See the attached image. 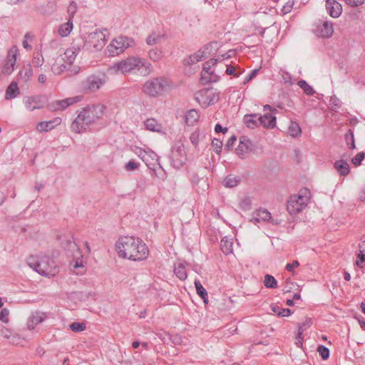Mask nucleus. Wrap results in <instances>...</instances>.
<instances>
[{
  "instance_id": "obj_38",
  "label": "nucleus",
  "mask_w": 365,
  "mask_h": 365,
  "mask_svg": "<svg viewBox=\"0 0 365 365\" xmlns=\"http://www.w3.org/2000/svg\"><path fill=\"white\" fill-rule=\"evenodd\" d=\"M271 310L280 317H288L291 314V311L287 308H280L276 304L271 305Z\"/></svg>"
},
{
  "instance_id": "obj_60",
  "label": "nucleus",
  "mask_w": 365,
  "mask_h": 365,
  "mask_svg": "<svg viewBox=\"0 0 365 365\" xmlns=\"http://www.w3.org/2000/svg\"><path fill=\"white\" fill-rule=\"evenodd\" d=\"M212 145L214 147L216 153H220L222 147V142L218 139H214L212 141Z\"/></svg>"
},
{
  "instance_id": "obj_61",
  "label": "nucleus",
  "mask_w": 365,
  "mask_h": 365,
  "mask_svg": "<svg viewBox=\"0 0 365 365\" xmlns=\"http://www.w3.org/2000/svg\"><path fill=\"white\" fill-rule=\"evenodd\" d=\"M356 265L360 267L363 268L365 264V255L364 254H358V259L356 262Z\"/></svg>"
},
{
  "instance_id": "obj_2",
  "label": "nucleus",
  "mask_w": 365,
  "mask_h": 365,
  "mask_svg": "<svg viewBox=\"0 0 365 365\" xmlns=\"http://www.w3.org/2000/svg\"><path fill=\"white\" fill-rule=\"evenodd\" d=\"M105 107L103 105L88 106L83 108L78 114L71 125L72 132L81 133L88 127L95 123L104 115Z\"/></svg>"
},
{
  "instance_id": "obj_54",
  "label": "nucleus",
  "mask_w": 365,
  "mask_h": 365,
  "mask_svg": "<svg viewBox=\"0 0 365 365\" xmlns=\"http://www.w3.org/2000/svg\"><path fill=\"white\" fill-rule=\"evenodd\" d=\"M77 11V6L75 2H71L68 7V13L69 14V19H72Z\"/></svg>"
},
{
  "instance_id": "obj_49",
  "label": "nucleus",
  "mask_w": 365,
  "mask_h": 365,
  "mask_svg": "<svg viewBox=\"0 0 365 365\" xmlns=\"http://www.w3.org/2000/svg\"><path fill=\"white\" fill-rule=\"evenodd\" d=\"M252 200L250 197H244L240 203V207L243 210H248L251 208Z\"/></svg>"
},
{
  "instance_id": "obj_24",
  "label": "nucleus",
  "mask_w": 365,
  "mask_h": 365,
  "mask_svg": "<svg viewBox=\"0 0 365 365\" xmlns=\"http://www.w3.org/2000/svg\"><path fill=\"white\" fill-rule=\"evenodd\" d=\"M243 122L247 128L254 129L259 125V115L246 114L244 115Z\"/></svg>"
},
{
  "instance_id": "obj_40",
  "label": "nucleus",
  "mask_w": 365,
  "mask_h": 365,
  "mask_svg": "<svg viewBox=\"0 0 365 365\" xmlns=\"http://www.w3.org/2000/svg\"><path fill=\"white\" fill-rule=\"evenodd\" d=\"M345 141L347 145V146L353 150L356 148L355 143H354V133L353 131L349 129L344 135Z\"/></svg>"
},
{
  "instance_id": "obj_35",
  "label": "nucleus",
  "mask_w": 365,
  "mask_h": 365,
  "mask_svg": "<svg viewBox=\"0 0 365 365\" xmlns=\"http://www.w3.org/2000/svg\"><path fill=\"white\" fill-rule=\"evenodd\" d=\"M44 63V58L41 52H35L33 54V57L31 62V67L33 66L34 68H41Z\"/></svg>"
},
{
  "instance_id": "obj_14",
  "label": "nucleus",
  "mask_w": 365,
  "mask_h": 365,
  "mask_svg": "<svg viewBox=\"0 0 365 365\" xmlns=\"http://www.w3.org/2000/svg\"><path fill=\"white\" fill-rule=\"evenodd\" d=\"M61 123L62 119L60 117H56L48 121H40L36 124V130L40 133H47L55 129Z\"/></svg>"
},
{
  "instance_id": "obj_23",
  "label": "nucleus",
  "mask_w": 365,
  "mask_h": 365,
  "mask_svg": "<svg viewBox=\"0 0 365 365\" xmlns=\"http://www.w3.org/2000/svg\"><path fill=\"white\" fill-rule=\"evenodd\" d=\"M259 125L265 128L272 129L276 125V117L270 113H264L263 115H259Z\"/></svg>"
},
{
  "instance_id": "obj_56",
  "label": "nucleus",
  "mask_w": 365,
  "mask_h": 365,
  "mask_svg": "<svg viewBox=\"0 0 365 365\" xmlns=\"http://www.w3.org/2000/svg\"><path fill=\"white\" fill-rule=\"evenodd\" d=\"M200 133L198 130L192 132L190 136V140L194 145H197L199 142Z\"/></svg>"
},
{
  "instance_id": "obj_42",
  "label": "nucleus",
  "mask_w": 365,
  "mask_h": 365,
  "mask_svg": "<svg viewBox=\"0 0 365 365\" xmlns=\"http://www.w3.org/2000/svg\"><path fill=\"white\" fill-rule=\"evenodd\" d=\"M148 56L150 59H151L153 61H160L163 57V52L161 50L155 48H152L148 52Z\"/></svg>"
},
{
  "instance_id": "obj_36",
  "label": "nucleus",
  "mask_w": 365,
  "mask_h": 365,
  "mask_svg": "<svg viewBox=\"0 0 365 365\" xmlns=\"http://www.w3.org/2000/svg\"><path fill=\"white\" fill-rule=\"evenodd\" d=\"M288 133L292 137H298L302 134L299 125L294 121H291L288 127Z\"/></svg>"
},
{
  "instance_id": "obj_41",
  "label": "nucleus",
  "mask_w": 365,
  "mask_h": 365,
  "mask_svg": "<svg viewBox=\"0 0 365 365\" xmlns=\"http://www.w3.org/2000/svg\"><path fill=\"white\" fill-rule=\"evenodd\" d=\"M298 86L303 89L304 92L309 96H312L315 91L313 88L309 86L306 81L300 80L297 83Z\"/></svg>"
},
{
  "instance_id": "obj_18",
  "label": "nucleus",
  "mask_w": 365,
  "mask_h": 365,
  "mask_svg": "<svg viewBox=\"0 0 365 365\" xmlns=\"http://www.w3.org/2000/svg\"><path fill=\"white\" fill-rule=\"evenodd\" d=\"M51 69L55 75H60L70 68L66 63L63 54H61L54 59V62L51 66Z\"/></svg>"
},
{
  "instance_id": "obj_15",
  "label": "nucleus",
  "mask_w": 365,
  "mask_h": 365,
  "mask_svg": "<svg viewBox=\"0 0 365 365\" xmlns=\"http://www.w3.org/2000/svg\"><path fill=\"white\" fill-rule=\"evenodd\" d=\"M316 33L319 36L323 38L331 37L334 33L332 22L328 20L319 21L317 26Z\"/></svg>"
},
{
  "instance_id": "obj_16",
  "label": "nucleus",
  "mask_w": 365,
  "mask_h": 365,
  "mask_svg": "<svg viewBox=\"0 0 365 365\" xmlns=\"http://www.w3.org/2000/svg\"><path fill=\"white\" fill-rule=\"evenodd\" d=\"M105 83V81L98 76H89L83 83V89L93 92L99 89Z\"/></svg>"
},
{
  "instance_id": "obj_33",
  "label": "nucleus",
  "mask_w": 365,
  "mask_h": 365,
  "mask_svg": "<svg viewBox=\"0 0 365 365\" xmlns=\"http://www.w3.org/2000/svg\"><path fill=\"white\" fill-rule=\"evenodd\" d=\"M73 29V21L72 19H68V21L63 24L60 26L58 29V34L62 37L68 36L71 31Z\"/></svg>"
},
{
  "instance_id": "obj_31",
  "label": "nucleus",
  "mask_w": 365,
  "mask_h": 365,
  "mask_svg": "<svg viewBox=\"0 0 365 365\" xmlns=\"http://www.w3.org/2000/svg\"><path fill=\"white\" fill-rule=\"evenodd\" d=\"M232 246L233 243L232 240L227 237H223L220 241V248L225 255H229L232 252Z\"/></svg>"
},
{
  "instance_id": "obj_28",
  "label": "nucleus",
  "mask_w": 365,
  "mask_h": 365,
  "mask_svg": "<svg viewBox=\"0 0 365 365\" xmlns=\"http://www.w3.org/2000/svg\"><path fill=\"white\" fill-rule=\"evenodd\" d=\"M20 91L17 83L12 81L6 88L5 98L6 100L13 99L17 97Z\"/></svg>"
},
{
  "instance_id": "obj_39",
  "label": "nucleus",
  "mask_w": 365,
  "mask_h": 365,
  "mask_svg": "<svg viewBox=\"0 0 365 365\" xmlns=\"http://www.w3.org/2000/svg\"><path fill=\"white\" fill-rule=\"evenodd\" d=\"M162 37L163 36L159 34L152 33L147 37L145 41L148 45L153 46L158 43L161 41Z\"/></svg>"
},
{
  "instance_id": "obj_27",
  "label": "nucleus",
  "mask_w": 365,
  "mask_h": 365,
  "mask_svg": "<svg viewBox=\"0 0 365 365\" xmlns=\"http://www.w3.org/2000/svg\"><path fill=\"white\" fill-rule=\"evenodd\" d=\"M200 118V113L196 109H190L185 114V122L187 125H194Z\"/></svg>"
},
{
  "instance_id": "obj_45",
  "label": "nucleus",
  "mask_w": 365,
  "mask_h": 365,
  "mask_svg": "<svg viewBox=\"0 0 365 365\" xmlns=\"http://www.w3.org/2000/svg\"><path fill=\"white\" fill-rule=\"evenodd\" d=\"M69 327L71 330H72L74 332H80L83 331L86 329V324L83 322H73L69 325Z\"/></svg>"
},
{
  "instance_id": "obj_53",
  "label": "nucleus",
  "mask_w": 365,
  "mask_h": 365,
  "mask_svg": "<svg viewBox=\"0 0 365 365\" xmlns=\"http://www.w3.org/2000/svg\"><path fill=\"white\" fill-rule=\"evenodd\" d=\"M9 311L8 309H2L0 312V321H2L4 323L9 322Z\"/></svg>"
},
{
  "instance_id": "obj_46",
  "label": "nucleus",
  "mask_w": 365,
  "mask_h": 365,
  "mask_svg": "<svg viewBox=\"0 0 365 365\" xmlns=\"http://www.w3.org/2000/svg\"><path fill=\"white\" fill-rule=\"evenodd\" d=\"M219 58H211L207 61L202 67V71H213L212 67L214 66L217 62Z\"/></svg>"
},
{
  "instance_id": "obj_43",
  "label": "nucleus",
  "mask_w": 365,
  "mask_h": 365,
  "mask_svg": "<svg viewBox=\"0 0 365 365\" xmlns=\"http://www.w3.org/2000/svg\"><path fill=\"white\" fill-rule=\"evenodd\" d=\"M264 284L267 288L274 289L277 287V282L273 276L266 274L264 276Z\"/></svg>"
},
{
  "instance_id": "obj_34",
  "label": "nucleus",
  "mask_w": 365,
  "mask_h": 365,
  "mask_svg": "<svg viewBox=\"0 0 365 365\" xmlns=\"http://www.w3.org/2000/svg\"><path fill=\"white\" fill-rule=\"evenodd\" d=\"M174 272L180 280H185L187 278L185 267L182 262H178L175 264Z\"/></svg>"
},
{
  "instance_id": "obj_21",
  "label": "nucleus",
  "mask_w": 365,
  "mask_h": 365,
  "mask_svg": "<svg viewBox=\"0 0 365 365\" xmlns=\"http://www.w3.org/2000/svg\"><path fill=\"white\" fill-rule=\"evenodd\" d=\"M271 220V213L266 209H259L252 214L250 222L257 224L261 222H267Z\"/></svg>"
},
{
  "instance_id": "obj_63",
  "label": "nucleus",
  "mask_w": 365,
  "mask_h": 365,
  "mask_svg": "<svg viewBox=\"0 0 365 365\" xmlns=\"http://www.w3.org/2000/svg\"><path fill=\"white\" fill-rule=\"evenodd\" d=\"M294 4V0H288L286 4L284 6L283 11L285 13L290 12Z\"/></svg>"
},
{
  "instance_id": "obj_58",
  "label": "nucleus",
  "mask_w": 365,
  "mask_h": 365,
  "mask_svg": "<svg viewBox=\"0 0 365 365\" xmlns=\"http://www.w3.org/2000/svg\"><path fill=\"white\" fill-rule=\"evenodd\" d=\"M30 39H31L30 34L29 33H26L24 35V40L22 42V46L25 49H26L28 51H30L32 48V46L30 44H29V42H28L29 40H30Z\"/></svg>"
},
{
  "instance_id": "obj_32",
  "label": "nucleus",
  "mask_w": 365,
  "mask_h": 365,
  "mask_svg": "<svg viewBox=\"0 0 365 365\" xmlns=\"http://www.w3.org/2000/svg\"><path fill=\"white\" fill-rule=\"evenodd\" d=\"M240 182V178L234 175H228L222 181V185L226 187H234L237 186Z\"/></svg>"
},
{
  "instance_id": "obj_8",
  "label": "nucleus",
  "mask_w": 365,
  "mask_h": 365,
  "mask_svg": "<svg viewBox=\"0 0 365 365\" xmlns=\"http://www.w3.org/2000/svg\"><path fill=\"white\" fill-rule=\"evenodd\" d=\"M195 101L202 108H207L218 102L220 92L214 88H203L195 94Z\"/></svg>"
},
{
  "instance_id": "obj_13",
  "label": "nucleus",
  "mask_w": 365,
  "mask_h": 365,
  "mask_svg": "<svg viewBox=\"0 0 365 365\" xmlns=\"http://www.w3.org/2000/svg\"><path fill=\"white\" fill-rule=\"evenodd\" d=\"M252 150V143L246 136L240 138L239 144L235 150L236 154L241 159H245Z\"/></svg>"
},
{
  "instance_id": "obj_1",
  "label": "nucleus",
  "mask_w": 365,
  "mask_h": 365,
  "mask_svg": "<svg viewBox=\"0 0 365 365\" xmlns=\"http://www.w3.org/2000/svg\"><path fill=\"white\" fill-rule=\"evenodd\" d=\"M118 255L122 258L130 260H143L149 255L147 245L138 237L123 236L115 244Z\"/></svg>"
},
{
  "instance_id": "obj_37",
  "label": "nucleus",
  "mask_w": 365,
  "mask_h": 365,
  "mask_svg": "<svg viewBox=\"0 0 365 365\" xmlns=\"http://www.w3.org/2000/svg\"><path fill=\"white\" fill-rule=\"evenodd\" d=\"M19 54V48L16 46H13L9 51L6 60L11 64H16L17 56Z\"/></svg>"
},
{
  "instance_id": "obj_52",
  "label": "nucleus",
  "mask_w": 365,
  "mask_h": 365,
  "mask_svg": "<svg viewBox=\"0 0 365 365\" xmlns=\"http://www.w3.org/2000/svg\"><path fill=\"white\" fill-rule=\"evenodd\" d=\"M281 76L284 83L293 85L295 83V80L292 78L288 72L282 71Z\"/></svg>"
},
{
  "instance_id": "obj_64",
  "label": "nucleus",
  "mask_w": 365,
  "mask_h": 365,
  "mask_svg": "<svg viewBox=\"0 0 365 365\" xmlns=\"http://www.w3.org/2000/svg\"><path fill=\"white\" fill-rule=\"evenodd\" d=\"M236 140H237L236 137L235 135H232L227 140V142L225 143V148H227L228 150H230Z\"/></svg>"
},
{
  "instance_id": "obj_9",
  "label": "nucleus",
  "mask_w": 365,
  "mask_h": 365,
  "mask_svg": "<svg viewBox=\"0 0 365 365\" xmlns=\"http://www.w3.org/2000/svg\"><path fill=\"white\" fill-rule=\"evenodd\" d=\"M217 43L212 42L205 45L195 53L190 55L184 59V64L191 66L205 60L217 50Z\"/></svg>"
},
{
  "instance_id": "obj_50",
  "label": "nucleus",
  "mask_w": 365,
  "mask_h": 365,
  "mask_svg": "<svg viewBox=\"0 0 365 365\" xmlns=\"http://www.w3.org/2000/svg\"><path fill=\"white\" fill-rule=\"evenodd\" d=\"M14 66L15 64H11V63H9L7 60H6V62L2 68L3 73L6 75H10L14 71Z\"/></svg>"
},
{
  "instance_id": "obj_44",
  "label": "nucleus",
  "mask_w": 365,
  "mask_h": 365,
  "mask_svg": "<svg viewBox=\"0 0 365 365\" xmlns=\"http://www.w3.org/2000/svg\"><path fill=\"white\" fill-rule=\"evenodd\" d=\"M24 104L27 110H34L38 108L36 102L33 97H26L24 99Z\"/></svg>"
},
{
  "instance_id": "obj_6",
  "label": "nucleus",
  "mask_w": 365,
  "mask_h": 365,
  "mask_svg": "<svg viewBox=\"0 0 365 365\" xmlns=\"http://www.w3.org/2000/svg\"><path fill=\"white\" fill-rule=\"evenodd\" d=\"M130 150L145 163L149 169L156 171L157 165L159 166L160 168H162V166L159 163V157L150 148H142L138 146H132Z\"/></svg>"
},
{
  "instance_id": "obj_7",
  "label": "nucleus",
  "mask_w": 365,
  "mask_h": 365,
  "mask_svg": "<svg viewBox=\"0 0 365 365\" xmlns=\"http://www.w3.org/2000/svg\"><path fill=\"white\" fill-rule=\"evenodd\" d=\"M134 40L127 36H118L113 39L107 46L106 53L108 56H115L123 53L128 48L133 46Z\"/></svg>"
},
{
  "instance_id": "obj_10",
  "label": "nucleus",
  "mask_w": 365,
  "mask_h": 365,
  "mask_svg": "<svg viewBox=\"0 0 365 365\" xmlns=\"http://www.w3.org/2000/svg\"><path fill=\"white\" fill-rule=\"evenodd\" d=\"M167 86V81L163 78H155L146 81L142 86V91L151 97L160 95Z\"/></svg>"
},
{
  "instance_id": "obj_55",
  "label": "nucleus",
  "mask_w": 365,
  "mask_h": 365,
  "mask_svg": "<svg viewBox=\"0 0 365 365\" xmlns=\"http://www.w3.org/2000/svg\"><path fill=\"white\" fill-rule=\"evenodd\" d=\"M329 104L331 105V106L332 108H339L341 106V102L336 96H332V97H331V98L329 100Z\"/></svg>"
},
{
  "instance_id": "obj_20",
  "label": "nucleus",
  "mask_w": 365,
  "mask_h": 365,
  "mask_svg": "<svg viewBox=\"0 0 365 365\" xmlns=\"http://www.w3.org/2000/svg\"><path fill=\"white\" fill-rule=\"evenodd\" d=\"M46 319V314L41 312H33L27 320V327L30 330H33L35 327L43 322Z\"/></svg>"
},
{
  "instance_id": "obj_12",
  "label": "nucleus",
  "mask_w": 365,
  "mask_h": 365,
  "mask_svg": "<svg viewBox=\"0 0 365 365\" xmlns=\"http://www.w3.org/2000/svg\"><path fill=\"white\" fill-rule=\"evenodd\" d=\"M170 159L172 165L177 169L180 168L185 164L187 157L185 148L182 144L173 147Z\"/></svg>"
},
{
  "instance_id": "obj_29",
  "label": "nucleus",
  "mask_w": 365,
  "mask_h": 365,
  "mask_svg": "<svg viewBox=\"0 0 365 365\" xmlns=\"http://www.w3.org/2000/svg\"><path fill=\"white\" fill-rule=\"evenodd\" d=\"M144 125L147 130L152 132L160 133L163 129L161 123H158L155 118H148L144 122Z\"/></svg>"
},
{
  "instance_id": "obj_25",
  "label": "nucleus",
  "mask_w": 365,
  "mask_h": 365,
  "mask_svg": "<svg viewBox=\"0 0 365 365\" xmlns=\"http://www.w3.org/2000/svg\"><path fill=\"white\" fill-rule=\"evenodd\" d=\"M334 168L343 176L347 175L350 172L349 165L346 160L341 159L336 160L334 163Z\"/></svg>"
},
{
  "instance_id": "obj_4",
  "label": "nucleus",
  "mask_w": 365,
  "mask_h": 365,
  "mask_svg": "<svg viewBox=\"0 0 365 365\" xmlns=\"http://www.w3.org/2000/svg\"><path fill=\"white\" fill-rule=\"evenodd\" d=\"M26 262L31 268L42 276L53 277L59 272L53 259L48 256H30Z\"/></svg>"
},
{
  "instance_id": "obj_48",
  "label": "nucleus",
  "mask_w": 365,
  "mask_h": 365,
  "mask_svg": "<svg viewBox=\"0 0 365 365\" xmlns=\"http://www.w3.org/2000/svg\"><path fill=\"white\" fill-rule=\"evenodd\" d=\"M195 286L197 294L200 297H205V296L207 295V292L206 289L203 287V286L199 281H197V280L195 281Z\"/></svg>"
},
{
  "instance_id": "obj_62",
  "label": "nucleus",
  "mask_w": 365,
  "mask_h": 365,
  "mask_svg": "<svg viewBox=\"0 0 365 365\" xmlns=\"http://www.w3.org/2000/svg\"><path fill=\"white\" fill-rule=\"evenodd\" d=\"M299 265V263L297 260H294L292 263H288L286 265L285 269L289 272H292L294 269L298 267Z\"/></svg>"
},
{
  "instance_id": "obj_47",
  "label": "nucleus",
  "mask_w": 365,
  "mask_h": 365,
  "mask_svg": "<svg viewBox=\"0 0 365 365\" xmlns=\"http://www.w3.org/2000/svg\"><path fill=\"white\" fill-rule=\"evenodd\" d=\"M317 351L323 360H326L329 357V349L323 345L318 346Z\"/></svg>"
},
{
  "instance_id": "obj_26",
  "label": "nucleus",
  "mask_w": 365,
  "mask_h": 365,
  "mask_svg": "<svg viewBox=\"0 0 365 365\" xmlns=\"http://www.w3.org/2000/svg\"><path fill=\"white\" fill-rule=\"evenodd\" d=\"M19 80L24 83H27L33 76V71L31 65L24 66L19 72Z\"/></svg>"
},
{
  "instance_id": "obj_17",
  "label": "nucleus",
  "mask_w": 365,
  "mask_h": 365,
  "mask_svg": "<svg viewBox=\"0 0 365 365\" xmlns=\"http://www.w3.org/2000/svg\"><path fill=\"white\" fill-rule=\"evenodd\" d=\"M82 96H77L74 97L67 98L63 100H58L52 103V107L54 110H63L68 106L80 102Z\"/></svg>"
},
{
  "instance_id": "obj_3",
  "label": "nucleus",
  "mask_w": 365,
  "mask_h": 365,
  "mask_svg": "<svg viewBox=\"0 0 365 365\" xmlns=\"http://www.w3.org/2000/svg\"><path fill=\"white\" fill-rule=\"evenodd\" d=\"M109 70L115 74L140 72L141 74L147 75L151 71V64L144 58L132 56L114 63Z\"/></svg>"
},
{
  "instance_id": "obj_22",
  "label": "nucleus",
  "mask_w": 365,
  "mask_h": 365,
  "mask_svg": "<svg viewBox=\"0 0 365 365\" xmlns=\"http://www.w3.org/2000/svg\"><path fill=\"white\" fill-rule=\"evenodd\" d=\"M326 9L328 14L333 18L339 17L342 11L341 5L335 0H327Z\"/></svg>"
},
{
  "instance_id": "obj_57",
  "label": "nucleus",
  "mask_w": 365,
  "mask_h": 365,
  "mask_svg": "<svg viewBox=\"0 0 365 365\" xmlns=\"http://www.w3.org/2000/svg\"><path fill=\"white\" fill-rule=\"evenodd\" d=\"M312 323V319L310 318L306 319L305 322L299 327V334H302V331L306 329L307 327H309Z\"/></svg>"
},
{
  "instance_id": "obj_59",
  "label": "nucleus",
  "mask_w": 365,
  "mask_h": 365,
  "mask_svg": "<svg viewBox=\"0 0 365 365\" xmlns=\"http://www.w3.org/2000/svg\"><path fill=\"white\" fill-rule=\"evenodd\" d=\"M125 168L128 171L135 170L138 168V164L133 160H130L125 164Z\"/></svg>"
},
{
  "instance_id": "obj_51",
  "label": "nucleus",
  "mask_w": 365,
  "mask_h": 365,
  "mask_svg": "<svg viewBox=\"0 0 365 365\" xmlns=\"http://www.w3.org/2000/svg\"><path fill=\"white\" fill-rule=\"evenodd\" d=\"M365 158V153L364 152H360L355 157H354L352 159H351V163L355 165V166H359L361 165V161L364 159Z\"/></svg>"
},
{
  "instance_id": "obj_30",
  "label": "nucleus",
  "mask_w": 365,
  "mask_h": 365,
  "mask_svg": "<svg viewBox=\"0 0 365 365\" xmlns=\"http://www.w3.org/2000/svg\"><path fill=\"white\" fill-rule=\"evenodd\" d=\"M219 77L214 73V71H202L200 81L202 83L207 84L212 82L217 81Z\"/></svg>"
},
{
  "instance_id": "obj_5",
  "label": "nucleus",
  "mask_w": 365,
  "mask_h": 365,
  "mask_svg": "<svg viewBox=\"0 0 365 365\" xmlns=\"http://www.w3.org/2000/svg\"><path fill=\"white\" fill-rule=\"evenodd\" d=\"M310 193L307 189L301 190L297 195H292L287 201V209L290 215L302 211L307 205Z\"/></svg>"
},
{
  "instance_id": "obj_11",
  "label": "nucleus",
  "mask_w": 365,
  "mask_h": 365,
  "mask_svg": "<svg viewBox=\"0 0 365 365\" xmlns=\"http://www.w3.org/2000/svg\"><path fill=\"white\" fill-rule=\"evenodd\" d=\"M106 44V34L101 31L90 33L86 39V46L95 51H100Z\"/></svg>"
},
{
  "instance_id": "obj_19",
  "label": "nucleus",
  "mask_w": 365,
  "mask_h": 365,
  "mask_svg": "<svg viewBox=\"0 0 365 365\" xmlns=\"http://www.w3.org/2000/svg\"><path fill=\"white\" fill-rule=\"evenodd\" d=\"M81 51V47L77 44H72L71 47L68 48L63 53V56L66 59V63L69 68L74 63L77 56Z\"/></svg>"
}]
</instances>
